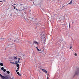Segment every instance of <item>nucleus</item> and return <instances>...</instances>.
Instances as JSON below:
<instances>
[{
  "mask_svg": "<svg viewBox=\"0 0 79 79\" xmlns=\"http://www.w3.org/2000/svg\"><path fill=\"white\" fill-rule=\"evenodd\" d=\"M14 5H16V4H14Z\"/></svg>",
  "mask_w": 79,
  "mask_h": 79,
  "instance_id": "obj_31",
  "label": "nucleus"
},
{
  "mask_svg": "<svg viewBox=\"0 0 79 79\" xmlns=\"http://www.w3.org/2000/svg\"><path fill=\"white\" fill-rule=\"evenodd\" d=\"M34 44H38V42H36V41H35V42H34Z\"/></svg>",
  "mask_w": 79,
  "mask_h": 79,
  "instance_id": "obj_10",
  "label": "nucleus"
},
{
  "mask_svg": "<svg viewBox=\"0 0 79 79\" xmlns=\"http://www.w3.org/2000/svg\"><path fill=\"white\" fill-rule=\"evenodd\" d=\"M0 76L3 79H8V77L7 76L4 77L0 73Z\"/></svg>",
  "mask_w": 79,
  "mask_h": 79,
  "instance_id": "obj_2",
  "label": "nucleus"
},
{
  "mask_svg": "<svg viewBox=\"0 0 79 79\" xmlns=\"http://www.w3.org/2000/svg\"><path fill=\"white\" fill-rule=\"evenodd\" d=\"M22 5H23V4H20V6H22Z\"/></svg>",
  "mask_w": 79,
  "mask_h": 79,
  "instance_id": "obj_25",
  "label": "nucleus"
},
{
  "mask_svg": "<svg viewBox=\"0 0 79 79\" xmlns=\"http://www.w3.org/2000/svg\"><path fill=\"white\" fill-rule=\"evenodd\" d=\"M36 49H37V50H38V52H40V51H41V50H39V49L38 48H37V47H36Z\"/></svg>",
  "mask_w": 79,
  "mask_h": 79,
  "instance_id": "obj_6",
  "label": "nucleus"
},
{
  "mask_svg": "<svg viewBox=\"0 0 79 79\" xmlns=\"http://www.w3.org/2000/svg\"><path fill=\"white\" fill-rule=\"evenodd\" d=\"M16 66H17V67H19V64H17Z\"/></svg>",
  "mask_w": 79,
  "mask_h": 79,
  "instance_id": "obj_13",
  "label": "nucleus"
},
{
  "mask_svg": "<svg viewBox=\"0 0 79 79\" xmlns=\"http://www.w3.org/2000/svg\"><path fill=\"white\" fill-rule=\"evenodd\" d=\"M41 69L42 71H43V72H44V73H47V71L46 70L43 69Z\"/></svg>",
  "mask_w": 79,
  "mask_h": 79,
  "instance_id": "obj_3",
  "label": "nucleus"
},
{
  "mask_svg": "<svg viewBox=\"0 0 79 79\" xmlns=\"http://www.w3.org/2000/svg\"><path fill=\"white\" fill-rule=\"evenodd\" d=\"M69 28H71V26L70 25V23L69 24Z\"/></svg>",
  "mask_w": 79,
  "mask_h": 79,
  "instance_id": "obj_18",
  "label": "nucleus"
},
{
  "mask_svg": "<svg viewBox=\"0 0 79 79\" xmlns=\"http://www.w3.org/2000/svg\"><path fill=\"white\" fill-rule=\"evenodd\" d=\"M2 2V1H0V2Z\"/></svg>",
  "mask_w": 79,
  "mask_h": 79,
  "instance_id": "obj_29",
  "label": "nucleus"
},
{
  "mask_svg": "<svg viewBox=\"0 0 79 79\" xmlns=\"http://www.w3.org/2000/svg\"><path fill=\"white\" fill-rule=\"evenodd\" d=\"M0 66H3V63H0Z\"/></svg>",
  "mask_w": 79,
  "mask_h": 79,
  "instance_id": "obj_7",
  "label": "nucleus"
},
{
  "mask_svg": "<svg viewBox=\"0 0 79 79\" xmlns=\"http://www.w3.org/2000/svg\"><path fill=\"white\" fill-rule=\"evenodd\" d=\"M3 71H4V72H5V71H6V69H3Z\"/></svg>",
  "mask_w": 79,
  "mask_h": 79,
  "instance_id": "obj_14",
  "label": "nucleus"
},
{
  "mask_svg": "<svg viewBox=\"0 0 79 79\" xmlns=\"http://www.w3.org/2000/svg\"><path fill=\"white\" fill-rule=\"evenodd\" d=\"M22 10H19V11L20 12V11H22Z\"/></svg>",
  "mask_w": 79,
  "mask_h": 79,
  "instance_id": "obj_27",
  "label": "nucleus"
},
{
  "mask_svg": "<svg viewBox=\"0 0 79 79\" xmlns=\"http://www.w3.org/2000/svg\"><path fill=\"white\" fill-rule=\"evenodd\" d=\"M44 39H45V41H46V38L45 37H44Z\"/></svg>",
  "mask_w": 79,
  "mask_h": 79,
  "instance_id": "obj_16",
  "label": "nucleus"
},
{
  "mask_svg": "<svg viewBox=\"0 0 79 79\" xmlns=\"http://www.w3.org/2000/svg\"><path fill=\"white\" fill-rule=\"evenodd\" d=\"M14 9H16V7L15 6H13Z\"/></svg>",
  "mask_w": 79,
  "mask_h": 79,
  "instance_id": "obj_22",
  "label": "nucleus"
},
{
  "mask_svg": "<svg viewBox=\"0 0 79 79\" xmlns=\"http://www.w3.org/2000/svg\"><path fill=\"white\" fill-rule=\"evenodd\" d=\"M18 71H19V70H16V72H17Z\"/></svg>",
  "mask_w": 79,
  "mask_h": 79,
  "instance_id": "obj_26",
  "label": "nucleus"
},
{
  "mask_svg": "<svg viewBox=\"0 0 79 79\" xmlns=\"http://www.w3.org/2000/svg\"><path fill=\"white\" fill-rule=\"evenodd\" d=\"M19 67H18L17 70H18L19 71Z\"/></svg>",
  "mask_w": 79,
  "mask_h": 79,
  "instance_id": "obj_21",
  "label": "nucleus"
},
{
  "mask_svg": "<svg viewBox=\"0 0 79 79\" xmlns=\"http://www.w3.org/2000/svg\"><path fill=\"white\" fill-rule=\"evenodd\" d=\"M72 2H73V1L72 0L71 1L70 3L68 4L67 5H69V4H71L72 3Z\"/></svg>",
  "mask_w": 79,
  "mask_h": 79,
  "instance_id": "obj_8",
  "label": "nucleus"
},
{
  "mask_svg": "<svg viewBox=\"0 0 79 79\" xmlns=\"http://www.w3.org/2000/svg\"><path fill=\"white\" fill-rule=\"evenodd\" d=\"M18 61H19V60H20V58H18Z\"/></svg>",
  "mask_w": 79,
  "mask_h": 79,
  "instance_id": "obj_20",
  "label": "nucleus"
},
{
  "mask_svg": "<svg viewBox=\"0 0 79 79\" xmlns=\"http://www.w3.org/2000/svg\"><path fill=\"white\" fill-rule=\"evenodd\" d=\"M14 58L15 59V60H16V59H17V57H15Z\"/></svg>",
  "mask_w": 79,
  "mask_h": 79,
  "instance_id": "obj_17",
  "label": "nucleus"
},
{
  "mask_svg": "<svg viewBox=\"0 0 79 79\" xmlns=\"http://www.w3.org/2000/svg\"><path fill=\"white\" fill-rule=\"evenodd\" d=\"M73 48V47L72 46H71V47H70V49H71V48Z\"/></svg>",
  "mask_w": 79,
  "mask_h": 79,
  "instance_id": "obj_23",
  "label": "nucleus"
},
{
  "mask_svg": "<svg viewBox=\"0 0 79 79\" xmlns=\"http://www.w3.org/2000/svg\"><path fill=\"white\" fill-rule=\"evenodd\" d=\"M16 10H17V11H18V9H16Z\"/></svg>",
  "mask_w": 79,
  "mask_h": 79,
  "instance_id": "obj_28",
  "label": "nucleus"
},
{
  "mask_svg": "<svg viewBox=\"0 0 79 79\" xmlns=\"http://www.w3.org/2000/svg\"><path fill=\"white\" fill-rule=\"evenodd\" d=\"M45 42H46V41H45V40L44 39V45H45Z\"/></svg>",
  "mask_w": 79,
  "mask_h": 79,
  "instance_id": "obj_9",
  "label": "nucleus"
},
{
  "mask_svg": "<svg viewBox=\"0 0 79 79\" xmlns=\"http://www.w3.org/2000/svg\"><path fill=\"white\" fill-rule=\"evenodd\" d=\"M12 6H13V5H12Z\"/></svg>",
  "mask_w": 79,
  "mask_h": 79,
  "instance_id": "obj_30",
  "label": "nucleus"
},
{
  "mask_svg": "<svg viewBox=\"0 0 79 79\" xmlns=\"http://www.w3.org/2000/svg\"><path fill=\"white\" fill-rule=\"evenodd\" d=\"M74 55L75 56H77V54L76 53H75Z\"/></svg>",
  "mask_w": 79,
  "mask_h": 79,
  "instance_id": "obj_19",
  "label": "nucleus"
},
{
  "mask_svg": "<svg viewBox=\"0 0 79 79\" xmlns=\"http://www.w3.org/2000/svg\"><path fill=\"white\" fill-rule=\"evenodd\" d=\"M48 77H48H47V79H50V78H49V77Z\"/></svg>",
  "mask_w": 79,
  "mask_h": 79,
  "instance_id": "obj_24",
  "label": "nucleus"
},
{
  "mask_svg": "<svg viewBox=\"0 0 79 79\" xmlns=\"http://www.w3.org/2000/svg\"><path fill=\"white\" fill-rule=\"evenodd\" d=\"M10 63H11L12 64H15V63L13 62H10Z\"/></svg>",
  "mask_w": 79,
  "mask_h": 79,
  "instance_id": "obj_12",
  "label": "nucleus"
},
{
  "mask_svg": "<svg viewBox=\"0 0 79 79\" xmlns=\"http://www.w3.org/2000/svg\"><path fill=\"white\" fill-rule=\"evenodd\" d=\"M6 73H7V74H10V71H6Z\"/></svg>",
  "mask_w": 79,
  "mask_h": 79,
  "instance_id": "obj_11",
  "label": "nucleus"
},
{
  "mask_svg": "<svg viewBox=\"0 0 79 79\" xmlns=\"http://www.w3.org/2000/svg\"><path fill=\"white\" fill-rule=\"evenodd\" d=\"M72 23H73H73H74V22H73Z\"/></svg>",
  "mask_w": 79,
  "mask_h": 79,
  "instance_id": "obj_32",
  "label": "nucleus"
},
{
  "mask_svg": "<svg viewBox=\"0 0 79 79\" xmlns=\"http://www.w3.org/2000/svg\"><path fill=\"white\" fill-rule=\"evenodd\" d=\"M4 69V68L3 67H2V68H1L2 70H3V69Z\"/></svg>",
  "mask_w": 79,
  "mask_h": 79,
  "instance_id": "obj_15",
  "label": "nucleus"
},
{
  "mask_svg": "<svg viewBox=\"0 0 79 79\" xmlns=\"http://www.w3.org/2000/svg\"><path fill=\"white\" fill-rule=\"evenodd\" d=\"M79 74V68H77L76 69V70L75 71V75H78Z\"/></svg>",
  "mask_w": 79,
  "mask_h": 79,
  "instance_id": "obj_1",
  "label": "nucleus"
},
{
  "mask_svg": "<svg viewBox=\"0 0 79 79\" xmlns=\"http://www.w3.org/2000/svg\"><path fill=\"white\" fill-rule=\"evenodd\" d=\"M17 74L19 76H21V74L19 73V72H17Z\"/></svg>",
  "mask_w": 79,
  "mask_h": 79,
  "instance_id": "obj_5",
  "label": "nucleus"
},
{
  "mask_svg": "<svg viewBox=\"0 0 79 79\" xmlns=\"http://www.w3.org/2000/svg\"><path fill=\"white\" fill-rule=\"evenodd\" d=\"M4 1H5V0H4Z\"/></svg>",
  "mask_w": 79,
  "mask_h": 79,
  "instance_id": "obj_33",
  "label": "nucleus"
},
{
  "mask_svg": "<svg viewBox=\"0 0 79 79\" xmlns=\"http://www.w3.org/2000/svg\"><path fill=\"white\" fill-rule=\"evenodd\" d=\"M23 66H24V65Z\"/></svg>",
  "mask_w": 79,
  "mask_h": 79,
  "instance_id": "obj_34",
  "label": "nucleus"
},
{
  "mask_svg": "<svg viewBox=\"0 0 79 79\" xmlns=\"http://www.w3.org/2000/svg\"><path fill=\"white\" fill-rule=\"evenodd\" d=\"M20 63L19 61H16L15 64H18V63Z\"/></svg>",
  "mask_w": 79,
  "mask_h": 79,
  "instance_id": "obj_4",
  "label": "nucleus"
}]
</instances>
